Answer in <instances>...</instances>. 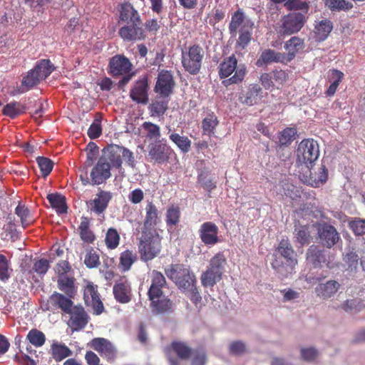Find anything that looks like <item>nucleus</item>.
I'll return each instance as SVG.
<instances>
[{
    "label": "nucleus",
    "mask_w": 365,
    "mask_h": 365,
    "mask_svg": "<svg viewBox=\"0 0 365 365\" xmlns=\"http://www.w3.org/2000/svg\"><path fill=\"white\" fill-rule=\"evenodd\" d=\"M341 284L336 280H329L325 283H320L316 288L317 297L322 299H328L334 297L340 289Z\"/></svg>",
    "instance_id": "b1692460"
},
{
    "label": "nucleus",
    "mask_w": 365,
    "mask_h": 365,
    "mask_svg": "<svg viewBox=\"0 0 365 365\" xmlns=\"http://www.w3.org/2000/svg\"><path fill=\"white\" fill-rule=\"evenodd\" d=\"M166 284L165 277L158 271L152 272V283L148 290V297L151 302L164 297L162 288Z\"/></svg>",
    "instance_id": "6ab92c4d"
},
{
    "label": "nucleus",
    "mask_w": 365,
    "mask_h": 365,
    "mask_svg": "<svg viewBox=\"0 0 365 365\" xmlns=\"http://www.w3.org/2000/svg\"><path fill=\"white\" fill-rule=\"evenodd\" d=\"M36 162L41 170L42 176L43 178L47 177L52 171L53 167V163L49 158L45 157H38Z\"/></svg>",
    "instance_id": "3c124183"
},
{
    "label": "nucleus",
    "mask_w": 365,
    "mask_h": 365,
    "mask_svg": "<svg viewBox=\"0 0 365 365\" xmlns=\"http://www.w3.org/2000/svg\"><path fill=\"white\" fill-rule=\"evenodd\" d=\"M169 138L182 153H187L190 150L191 140L187 137L171 133Z\"/></svg>",
    "instance_id": "ea45409f"
},
{
    "label": "nucleus",
    "mask_w": 365,
    "mask_h": 365,
    "mask_svg": "<svg viewBox=\"0 0 365 365\" xmlns=\"http://www.w3.org/2000/svg\"><path fill=\"white\" fill-rule=\"evenodd\" d=\"M204 51L199 46H192L182 53V66L190 74H196L200 70Z\"/></svg>",
    "instance_id": "1a4fd4ad"
},
{
    "label": "nucleus",
    "mask_w": 365,
    "mask_h": 365,
    "mask_svg": "<svg viewBox=\"0 0 365 365\" xmlns=\"http://www.w3.org/2000/svg\"><path fill=\"white\" fill-rule=\"evenodd\" d=\"M53 70L54 66L48 59H42L24 78L22 84L29 89L46 79Z\"/></svg>",
    "instance_id": "423d86ee"
},
{
    "label": "nucleus",
    "mask_w": 365,
    "mask_h": 365,
    "mask_svg": "<svg viewBox=\"0 0 365 365\" xmlns=\"http://www.w3.org/2000/svg\"><path fill=\"white\" fill-rule=\"evenodd\" d=\"M110 69L113 76H122L129 73L132 69V63L126 57L117 55L110 60Z\"/></svg>",
    "instance_id": "aec40b11"
},
{
    "label": "nucleus",
    "mask_w": 365,
    "mask_h": 365,
    "mask_svg": "<svg viewBox=\"0 0 365 365\" xmlns=\"http://www.w3.org/2000/svg\"><path fill=\"white\" fill-rule=\"evenodd\" d=\"M84 264L88 268H94L99 265V256L93 249L86 250Z\"/></svg>",
    "instance_id": "864d4df0"
},
{
    "label": "nucleus",
    "mask_w": 365,
    "mask_h": 365,
    "mask_svg": "<svg viewBox=\"0 0 365 365\" xmlns=\"http://www.w3.org/2000/svg\"><path fill=\"white\" fill-rule=\"evenodd\" d=\"M84 299L96 315L101 314L104 311L103 304L97 291V286L88 284L84 290Z\"/></svg>",
    "instance_id": "2eb2a0df"
},
{
    "label": "nucleus",
    "mask_w": 365,
    "mask_h": 365,
    "mask_svg": "<svg viewBox=\"0 0 365 365\" xmlns=\"http://www.w3.org/2000/svg\"><path fill=\"white\" fill-rule=\"evenodd\" d=\"M145 131L147 138L150 140H157L160 137V128L151 122H144L142 125Z\"/></svg>",
    "instance_id": "de8ad7c7"
},
{
    "label": "nucleus",
    "mask_w": 365,
    "mask_h": 365,
    "mask_svg": "<svg viewBox=\"0 0 365 365\" xmlns=\"http://www.w3.org/2000/svg\"><path fill=\"white\" fill-rule=\"evenodd\" d=\"M120 19L126 24L142 25L138 11L130 4H125L122 6Z\"/></svg>",
    "instance_id": "a878e982"
},
{
    "label": "nucleus",
    "mask_w": 365,
    "mask_h": 365,
    "mask_svg": "<svg viewBox=\"0 0 365 365\" xmlns=\"http://www.w3.org/2000/svg\"><path fill=\"white\" fill-rule=\"evenodd\" d=\"M317 234L320 242L328 248H331L339 240V235L336 228L326 223L318 225Z\"/></svg>",
    "instance_id": "f8f14e48"
},
{
    "label": "nucleus",
    "mask_w": 365,
    "mask_h": 365,
    "mask_svg": "<svg viewBox=\"0 0 365 365\" xmlns=\"http://www.w3.org/2000/svg\"><path fill=\"white\" fill-rule=\"evenodd\" d=\"M170 349L176 354L178 358L169 355L168 359L170 365H180V359L187 360L192 354V349L183 342L173 341Z\"/></svg>",
    "instance_id": "a211bd4d"
},
{
    "label": "nucleus",
    "mask_w": 365,
    "mask_h": 365,
    "mask_svg": "<svg viewBox=\"0 0 365 365\" xmlns=\"http://www.w3.org/2000/svg\"><path fill=\"white\" fill-rule=\"evenodd\" d=\"M295 236L297 242L302 245L309 242L310 239V232L307 226H298L295 228Z\"/></svg>",
    "instance_id": "13d9d810"
},
{
    "label": "nucleus",
    "mask_w": 365,
    "mask_h": 365,
    "mask_svg": "<svg viewBox=\"0 0 365 365\" xmlns=\"http://www.w3.org/2000/svg\"><path fill=\"white\" fill-rule=\"evenodd\" d=\"M302 359L306 361H313L318 356V351L314 347L302 348Z\"/></svg>",
    "instance_id": "680f3d73"
},
{
    "label": "nucleus",
    "mask_w": 365,
    "mask_h": 365,
    "mask_svg": "<svg viewBox=\"0 0 365 365\" xmlns=\"http://www.w3.org/2000/svg\"><path fill=\"white\" fill-rule=\"evenodd\" d=\"M201 240L205 245H215L219 242L218 227L211 222L203 223L199 230Z\"/></svg>",
    "instance_id": "4be33fe9"
},
{
    "label": "nucleus",
    "mask_w": 365,
    "mask_h": 365,
    "mask_svg": "<svg viewBox=\"0 0 365 365\" xmlns=\"http://www.w3.org/2000/svg\"><path fill=\"white\" fill-rule=\"evenodd\" d=\"M349 226L356 235L365 234V220H353L349 223Z\"/></svg>",
    "instance_id": "052dcab7"
},
{
    "label": "nucleus",
    "mask_w": 365,
    "mask_h": 365,
    "mask_svg": "<svg viewBox=\"0 0 365 365\" xmlns=\"http://www.w3.org/2000/svg\"><path fill=\"white\" fill-rule=\"evenodd\" d=\"M172 153V149L165 143H163V140L156 141L149 145L148 156L151 160L159 164L168 162Z\"/></svg>",
    "instance_id": "9b49d317"
},
{
    "label": "nucleus",
    "mask_w": 365,
    "mask_h": 365,
    "mask_svg": "<svg viewBox=\"0 0 365 365\" xmlns=\"http://www.w3.org/2000/svg\"><path fill=\"white\" fill-rule=\"evenodd\" d=\"M119 235L115 229H109L106 233L105 242L107 247L110 249H114L119 244Z\"/></svg>",
    "instance_id": "4d7b16f0"
},
{
    "label": "nucleus",
    "mask_w": 365,
    "mask_h": 365,
    "mask_svg": "<svg viewBox=\"0 0 365 365\" xmlns=\"http://www.w3.org/2000/svg\"><path fill=\"white\" fill-rule=\"evenodd\" d=\"M306 259L307 263L312 264L314 267H318L325 261L322 251L315 245H312L308 249Z\"/></svg>",
    "instance_id": "473e14b6"
},
{
    "label": "nucleus",
    "mask_w": 365,
    "mask_h": 365,
    "mask_svg": "<svg viewBox=\"0 0 365 365\" xmlns=\"http://www.w3.org/2000/svg\"><path fill=\"white\" fill-rule=\"evenodd\" d=\"M130 285L126 282L117 283L113 287L115 298L120 303H127L130 300Z\"/></svg>",
    "instance_id": "2f4dec72"
},
{
    "label": "nucleus",
    "mask_w": 365,
    "mask_h": 365,
    "mask_svg": "<svg viewBox=\"0 0 365 365\" xmlns=\"http://www.w3.org/2000/svg\"><path fill=\"white\" fill-rule=\"evenodd\" d=\"M161 237L156 232H143L139 239L138 252L144 262L153 259L160 252Z\"/></svg>",
    "instance_id": "7ed1b4c3"
},
{
    "label": "nucleus",
    "mask_w": 365,
    "mask_h": 365,
    "mask_svg": "<svg viewBox=\"0 0 365 365\" xmlns=\"http://www.w3.org/2000/svg\"><path fill=\"white\" fill-rule=\"evenodd\" d=\"M217 124L218 120L215 115H209L207 117H205L202 123V127L203 129L204 134L210 135L212 133H213L214 130Z\"/></svg>",
    "instance_id": "8fccbe9b"
},
{
    "label": "nucleus",
    "mask_w": 365,
    "mask_h": 365,
    "mask_svg": "<svg viewBox=\"0 0 365 365\" xmlns=\"http://www.w3.org/2000/svg\"><path fill=\"white\" fill-rule=\"evenodd\" d=\"M27 338L36 346H41L46 340L44 334L36 329H33L29 332Z\"/></svg>",
    "instance_id": "5fc2aeb1"
},
{
    "label": "nucleus",
    "mask_w": 365,
    "mask_h": 365,
    "mask_svg": "<svg viewBox=\"0 0 365 365\" xmlns=\"http://www.w3.org/2000/svg\"><path fill=\"white\" fill-rule=\"evenodd\" d=\"M327 169L324 165H322L319 168L317 175L316 173L314 174H313L312 172L310 173V175L307 180V182L312 187H317L323 185L327 181Z\"/></svg>",
    "instance_id": "72a5a7b5"
},
{
    "label": "nucleus",
    "mask_w": 365,
    "mask_h": 365,
    "mask_svg": "<svg viewBox=\"0 0 365 365\" xmlns=\"http://www.w3.org/2000/svg\"><path fill=\"white\" fill-rule=\"evenodd\" d=\"M305 23V17L300 13H291L283 17L279 27L281 35H292L301 30Z\"/></svg>",
    "instance_id": "9d476101"
},
{
    "label": "nucleus",
    "mask_w": 365,
    "mask_h": 365,
    "mask_svg": "<svg viewBox=\"0 0 365 365\" xmlns=\"http://www.w3.org/2000/svg\"><path fill=\"white\" fill-rule=\"evenodd\" d=\"M110 165L104 158L98 160L96 165L91 173V181L93 185H100L110 177Z\"/></svg>",
    "instance_id": "4468645a"
},
{
    "label": "nucleus",
    "mask_w": 365,
    "mask_h": 365,
    "mask_svg": "<svg viewBox=\"0 0 365 365\" xmlns=\"http://www.w3.org/2000/svg\"><path fill=\"white\" fill-rule=\"evenodd\" d=\"M284 6L287 10H302L307 11L308 6L306 2L301 0H288L285 4Z\"/></svg>",
    "instance_id": "0e129e2a"
},
{
    "label": "nucleus",
    "mask_w": 365,
    "mask_h": 365,
    "mask_svg": "<svg viewBox=\"0 0 365 365\" xmlns=\"http://www.w3.org/2000/svg\"><path fill=\"white\" fill-rule=\"evenodd\" d=\"M297 133L296 129L294 128H285L280 135L279 143L281 145H287L294 140Z\"/></svg>",
    "instance_id": "bf43d9fd"
},
{
    "label": "nucleus",
    "mask_w": 365,
    "mask_h": 365,
    "mask_svg": "<svg viewBox=\"0 0 365 365\" xmlns=\"http://www.w3.org/2000/svg\"><path fill=\"white\" fill-rule=\"evenodd\" d=\"M168 100L155 98L150 104L148 109L151 117L163 116L168 109Z\"/></svg>",
    "instance_id": "7c9ffc66"
},
{
    "label": "nucleus",
    "mask_w": 365,
    "mask_h": 365,
    "mask_svg": "<svg viewBox=\"0 0 365 365\" xmlns=\"http://www.w3.org/2000/svg\"><path fill=\"white\" fill-rule=\"evenodd\" d=\"M148 88L146 77L139 79L130 91V98L137 103L146 104L148 102Z\"/></svg>",
    "instance_id": "dca6fc26"
},
{
    "label": "nucleus",
    "mask_w": 365,
    "mask_h": 365,
    "mask_svg": "<svg viewBox=\"0 0 365 365\" xmlns=\"http://www.w3.org/2000/svg\"><path fill=\"white\" fill-rule=\"evenodd\" d=\"M159 222L158 210L156 206L151 201H148L145 207V217L144 227L150 228L155 226Z\"/></svg>",
    "instance_id": "c85d7f7f"
},
{
    "label": "nucleus",
    "mask_w": 365,
    "mask_h": 365,
    "mask_svg": "<svg viewBox=\"0 0 365 365\" xmlns=\"http://www.w3.org/2000/svg\"><path fill=\"white\" fill-rule=\"evenodd\" d=\"M137 256L130 250H125L120 254L119 267L123 272L128 271L136 261Z\"/></svg>",
    "instance_id": "58836bf2"
},
{
    "label": "nucleus",
    "mask_w": 365,
    "mask_h": 365,
    "mask_svg": "<svg viewBox=\"0 0 365 365\" xmlns=\"http://www.w3.org/2000/svg\"><path fill=\"white\" fill-rule=\"evenodd\" d=\"M119 35L125 41H138L145 38L141 25L126 24L119 30Z\"/></svg>",
    "instance_id": "393cba45"
},
{
    "label": "nucleus",
    "mask_w": 365,
    "mask_h": 365,
    "mask_svg": "<svg viewBox=\"0 0 365 365\" xmlns=\"http://www.w3.org/2000/svg\"><path fill=\"white\" fill-rule=\"evenodd\" d=\"M71 354V350L64 344H53L52 346V356L56 361H61Z\"/></svg>",
    "instance_id": "37998d69"
},
{
    "label": "nucleus",
    "mask_w": 365,
    "mask_h": 365,
    "mask_svg": "<svg viewBox=\"0 0 365 365\" xmlns=\"http://www.w3.org/2000/svg\"><path fill=\"white\" fill-rule=\"evenodd\" d=\"M286 63L284 53L277 52L272 49L264 50L259 58L257 61V65L262 66L263 64L270 63Z\"/></svg>",
    "instance_id": "cd10ccee"
},
{
    "label": "nucleus",
    "mask_w": 365,
    "mask_h": 365,
    "mask_svg": "<svg viewBox=\"0 0 365 365\" xmlns=\"http://www.w3.org/2000/svg\"><path fill=\"white\" fill-rule=\"evenodd\" d=\"M49 267V262L45 259L36 261L34 264V270L40 274H44Z\"/></svg>",
    "instance_id": "774afa93"
},
{
    "label": "nucleus",
    "mask_w": 365,
    "mask_h": 365,
    "mask_svg": "<svg viewBox=\"0 0 365 365\" xmlns=\"http://www.w3.org/2000/svg\"><path fill=\"white\" fill-rule=\"evenodd\" d=\"M15 213L20 218L23 227H26L34 222L33 217L30 215V212L27 207L24 205H19L15 209Z\"/></svg>",
    "instance_id": "c03bdc74"
},
{
    "label": "nucleus",
    "mask_w": 365,
    "mask_h": 365,
    "mask_svg": "<svg viewBox=\"0 0 365 365\" xmlns=\"http://www.w3.org/2000/svg\"><path fill=\"white\" fill-rule=\"evenodd\" d=\"M26 107L19 102H12L6 104L3 110L4 114L11 118H15L18 115L24 113Z\"/></svg>",
    "instance_id": "a18cd8bd"
},
{
    "label": "nucleus",
    "mask_w": 365,
    "mask_h": 365,
    "mask_svg": "<svg viewBox=\"0 0 365 365\" xmlns=\"http://www.w3.org/2000/svg\"><path fill=\"white\" fill-rule=\"evenodd\" d=\"M273 257L272 267L282 274L292 272L297 264V255L288 239L279 242Z\"/></svg>",
    "instance_id": "f257e3e1"
},
{
    "label": "nucleus",
    "mask_w": 365,
    "mask_h": 365,
    "mask_svg": "<svg viewBox=\"0 0 365 365\" xmlns=\"http://www.w3.org/2000/svg\"><path fill=\"white\" fill-rule=\"evenodd\" d=\"M173 303L166 297H163L151 302V307L155 312L165 313L172 310Z\"/></svg>",
    "instance_id": "e433bc0d"
},
{
    "label": "nucleus",
    "mask_w": 365,
    "mask_h": 365,
    "mask_svg": "<svg viewBox=\"0 0 365 365\" xmlns=\"http://www.w3.org/2000/svg\"><path fill=\"white\" fill-rule=\"evenodd\" d=\"M102 133L101 121L98 119L94 120L88 130V135L91 139L98 138Z\"/></svg>",
    "instance_id": "e2e57ef3"
},
{
    "label": "nucleus",
    "mask_w": 365,
    "mask_h": 365,
    "mask_svg": "<svg viewBox=\"0 0 365 365\" xmlns=\"http://www.w3.org/2000/svg\"><path fill=\"white\" fill-rule=\"evenodd\" d=\"M246 26H254V22L245 17L241 10H237L232 16L229 24V30L232 36H236L240 29H245Z\"/></svg>",
    "instance_id": "5701e85b"
},
{
    "label": "nucleus",
    "mask_w": 365,
    "mask_h": 365,
    "mask_svg": "<svg viewBox=\"0 0 365 365\" xmlns=\"http://www.w3.org/2000/svg\"><path fill=\"white\" fill-rule=\"evenodd\" d=\"M180 217V211L178 207L170 206L166 212V223L168 225L173 226L178 223Z\"/></svg>",
    "instance_id": "603ef678"
},
{
    "label": "nucleus",
    "mask_w": 365,
    "mask_h": 365,
    "mask_svg": "<svg viewBox=\"0 0 365 365\" xmlns=\"http://www.w3.org/2000/svg\"><path fill=\"white\" fill-rule=\"evenodd\" d=\"M227 259L225 255L218 252L213 256L210 262L207 269L200 276L201 284L205 287H213L222 278Z\"/></svg>",
    "instance_id": "f03ea898"
},
{
    "label": "nucleus",
    "mask_w": 365,
    "mask_h": 365,
    "mask_svg": "<svg viewBox=\"0 0 365 365\" xmlns=\"http://www.w3.org/2000/svg\"><path fill=\"white\" fill-rule=\"evenodd\" d=\"M91 347L108 360L115 357L116 350L113 344L104 338H95L91 341Z\"/></svg>",
    "instance_id": "412c9836"
},
{
    "label": "nucleus",
    "mask_w": 365,
    "mask_h": 365,
    "mask_svg": "<svg viewBox=\"0 0 365 365\" xmlns=\"http://www.w3.org/2000/svg\"><path fill=\"white\" fill-rule=\"evenodd\" d=\"M175 81L170 71H162L159 73L155 87V91L163 98H168L172 93Z\"/></svg>",
    "instance_id": "ddd939ff"
},
{
    "label": "nucleus",
    "mask_w": 365,
    "mask_h": 365,
    "mask_svg": "<svg viewBox=\"0 0 365 365\" xmlns=\"http://www.w3.org/2000/svg\"><path fill=\"white\" fill-rule=\"evenodd\" d=\"M261 91L262 89L258 85H252L247 92L242 103L247 106H252L257 103Z\"/></svg>",
    "instance_id": "09e8293b"
},
{
    "label": "nucleus",
    "mask_w": 365,
    "mask_h": 365,
    "mask_svg": "<svg viewBox=\"0 0 365 365\" xmlns=\"http://www.w3.org/2000/svg\"><path fill=\"white\" fill-rule=\"evenodd\" d=\"M47 199L57 213L63 214L67 211V206L66 205V200L63 196L58 193H52L47 195Z\"/></svg>",
    "instance_id": "f704fd0d"
},
{
    "label": "nucleus",
    "mask_w": 365,
    "mask_h": 365,
    "mask_svg": "<svg viewBox=\"0 0 365 365\" xmlns=\"http://www.w3.org/2000/svg\"><path fill=\"white\" fill-rule=\"evenodd\" d=\"M319 156V146L313 139H304L300 142L297 150V162L307 167L315 162Z\"/></svg>",
    "instance_id": "6e6552de"
},
{
    "label": "nucleus",
    "mask_w": 365,
    "mask_h": 365,
    "mask_svg": "<svg viewBox=\"0 0 365 365\" xmlns=\"http://www.w3.org/2000/svg\"><path fill=\"white\" fill-rule=\"evenodd\" d=\"M333 29L329 20H322L315 26V38L317 41L325 40Z\"/></svg>",
    "instance_id": "c9c22d12"
},
{
    "label": "nucleus",
    "mask_w": 365,
    "mask_h": 365,
    "mask_svg": "<svg viewBox=\"0 0 365 365\" xmlns=\"http://www.w3.org/2000/svg\"><path fill=\"white\" fill-rule=\"evenodd\" d=\"M167 277L172 280L180 290L187 289L190 285L197 284L195 274L183 264H171L165 270Z\"/></svg>",
    "instance_id": "39448f33"
},
{
    "label": "nucleus",
    "mask_w": 365,
    "mask_h": 365,
    "mask_svg": "<svg viewBox=\"0 0 365 365\" xmlns=\"http://www.w3.org/2000/svg\"><path fill=\"white\" fill-rule=\"evenodd\" d=\"M112 197L113 195L111 192L100 190L93 200L87 202V205L91 211L98 215L102 214L107 208Z\"/></svg>",
    "instance_id": "f3484780"
},
{
    "label": "nucleus",
    "mask_w": 365,
    "mask_h": 365,
    "mask_svg": "<svg viewBox=\"0 0 365 365\" xmlns=\"http://www.w3.org/2000/svg\"><path fill=\"white\" fill-rule=\"evenodd\" d=\"M79 230L82 240L88 243H91L94 240L95 236L89 229V222L87 218L82 219L79 226Z\"/></svg>",
    "instance_id": "49530a36"
},
{
    "label": "nucleus",
    "mask_w": 365,
    "mask_h": 365,
    "mask_svg": "<svg viewBox=\"0 0 365 365\" xmlns=\"http://www.w3.org/2000/svg\"><path fill=\"white\" fill-rule=\"evenodd\" d=\"M58 288L65 292L69 297L74 294V282L72 277L66 275L58 277Z\"/></svg>",
    "instance_id": "a19ab883"
},
{
    "label": "nucleus",
    "mask_w": 365,
    "mask_h": 365,
    "mask_svg": "<svg viewBox=\"0 0 365 365\" xmlns=\"http://www.w3.org/2000/svg\"><path fill=\"white\" fill-rule=\"evenodd\" d=\"M254 26H246L245 29H240L237 31L239 38L236 43L238 48L244 49L246 48L252 40V34Z\"/></svg>",
    "instance_id": "4c0bfd02"
},
{
    "label": "nucleus",
    "mask_w": 365,
    "mask_h": 365,
    "mask_svg": "<svg viewBox=\"0 0 365 365\" xmlns=\"http://www.w3.org/2000/svg\"><path fill=\"white\" fill-rule=\"evenodd\" d=\"M51 305L60 309L64 314L70 317V319H87L88 314L83 306L75 305L69 297L62 294L55 292L49 298Z\"/></svg>",
    "instance_id": "20e7f679"
},
{
    "label": "nucleus",
    "mask_w": 365,
    "mask_h": 365,
    "mask_svg": "<svg viewBox=\"0 0 365 365\" xmlns=\"http://www.w3.org/2000/svg\"><path fill=\"white\" fill-rule=\"evenodd\" d=\"M207 355L205 351H195L192 354L191 365H205L207 363Z\"/></svg>",
    "instance_id": "338daca9"
},
{
    "label": "nucleus",
    "mask_w": 365,
    "mask_h": 365,
    "mask_svg": "<svg viewBox=\"0 0 365 365\" xmlns=\"http://www.w3.org/2000/svg\"><path fill=\"white\" fill-rule=\"evenodd\" d=\"M295 187L287 182H282L279 185V190L282 195H285L291 198H294L297 195L294 194Z\"/></svg>",
    "instance_id": "69168bd1"
},
{
    "label": "nucleus",
    "mask_w": 365,
    "mask_h": 365,
    "mask_svg": "<svg viewBox=\"0 0 365 365\" xmlns=\"http://www.w3.org/2000/svg\"><path fill=\"white\" fill-rule=\"evenodd\" d=\"M325 5L332 11H348L353 8L352 3L346 0H324Z\"/></svg>",
    "instance_id": "79ce46f5"
},
{
    "label": "nucleus",
    "mask_w": 365,
    "mask_h": 365,
    "mask_svg": "<svg viewBox=\"0 0 365 365\" xmlns=\"http://www.w3.org/2000/svg\"><path fill=\"white\" fill-rule=\"evenodd\" d=\"M237 61L234 56H230L225 59L220 67V76L221 78H226L230 76L234 71H235L233 76L230 78L224 81L225 85L230 83H237L241 82L245 75V67L244 65H240L237 66Z\"/></svg>",
    "instance_id": "0eeeda50"
},
{
    "label": "nucleus",
    "mask_w": 365,
    "mask_h": 365,
    "mask_svg": "<svg viewBox=\"0 0 365 365\" xmlns=\"http://www.w3.org/2000/svg\"><path fill=\"white\" fill-rule=\"evenodd\" d=\"M197 284L190 285L187 289H185L182 292L195 305H198L202 301V297L197 287Z\"/></svg>",
    "instance_id": "6e6d98bb"
},
{
    "label": "nucleus",
    "mask_w": 365,
    "mask_h": 365,
    "mask_svg": "<svg viewBox=\"0 0 365 365\" xmlns=\"http://www.w3.org/2000/svg\"><path fill=\"white\" fill-rule=\"evenodd\" d=\"M304 48V41L297 37L293 36L288 40L284 44V49L287 51L284 53L286 63L293 60L299 51Z\"/></svg>",
    "instance_id": "bb28decb"
},
{
    "label": "nucleus",
    "mask_w": 365,
    "mask_h": 365,
    "mask_svg": "<svg viewBox=\"0 0 365 365\" xmlns=\"http://www.w3.org/2000/svg\"><path fill=\"white\" fill-rule=\"evenodd\" d=\"M107 159L112 166L116 168H121L123 147L117 145H112L106 150Z\"/></svg>",
    "instance_id": "c756f323"
}]
</instances>
